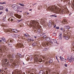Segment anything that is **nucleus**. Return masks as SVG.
Listing matches in <instances>:
<instances>
[{"mask_svg": "<svg viewBox=\"0 0 74 74\" xmlns=\"http://www.w3.org/2000/svg\"><path fill=\"white\" fill-rule=\"evenodd\" d=\"M14 21V20L12 18H11V20H10V21L12 22V21Z\"/></svg>", "mask_w": 74, "mask_h": 74, "instance_id": "nucleus-37", "label": "nucleus"}, {"mask_svg": "<svg viewBox=\"0 0 74 74\" xmlns=\"http://www.w3.org/2000/svg\"><path fill=\"white\" fill-rule=\"evenodd\" d=\"M24 36H25V37H26L28 38V37L29 36V35L27 34H24Z\"/></svg>", "mask_w": 74, "mask_h": 74, "instance_id": "nucleus-16", "label": "nucleus"}, {"mask_svg": "<svg viewBox=\"0 0 74 74\" xmlns=\"http://www.w3.org/2000/svg\"><path fill=\"white\" fill-rule=\"evenodd\" d=\"M55 27H56V25H54V26H53L54 28H55Z\"/></svg>", "mask_w": 74, "mask_h": 74, "instance_id": "nucleus-54", "label": "nucleus"}, {"mask_svg": "<svg viewBox=\"0 0 74 74\" xmlns=\"http://www.w3.org/2000/svg\"><path fill=\"white\" fill-rule=\"evenodd\" d=\"M37 56V55H34V56Z\"/></svg>", "mask_w": 74, "mask_h": 74, "instance_id": "nucleus-61", "label": "nucleus"}, {"mask_svg": "<svg viewBox=\"0 0 74 74\" xmlns=\"http://www.w3.org/2000/svg\"><path fill=\"white\" fill-rule=\"evenodd\" d=\"M5 11H6V12H8V9H6L5 10Z\"/></svg>", "mask_w": 74, "mask_h": 74, "instance_id": "nucleus-44", "label": "nucleus"}, {"mask_svg": "<svg viewBox=\"0 0 74 74\" xmlns=\"http://www.w3.org/2000/svg\"><path fill=\"white\" fill-rule=\"evenodd\" d=\"M9 62H8L7 64V66H8V64H9Z\"/></svg>", "mask_w": 74, "mask_h": 74, "instance_id": "nucleus-46", "label": "nucleus"}, {"mask_svg": "<svg viewBox=\"0 0 74 74\" xmlns=\"http://www.w3.org/2000/svg\"><path fill=\"white\" fill-rule=\"evenodd\" d=\"M49 71L50 72H51V70H49Z\"/></svg>", "mask_w": 74, "mask_h": 74, "instance_id": "nucleus-64", "label": "nucleus"}, {"mask_svg": "<svg viewBox=\"0 0 74 74\" xmlns=\"http://www.w3.org/2000/svg\"><path fill=\"white\" fill-rule=\"evenodd\" d=\"M1 71H1V70H0V73H1Z\"/></svg>", "mask_w": 74, "mask_h": 74, "instance_id": "nucleus-63", "label": "nucleus"}, {"mask_svg": "<svg viewBox=\"0 0 74 74\" xmlns=\"http://www.w3.org/2000/svg\"><path fill=\"white\" fill-rule=\"evenodd\" d=\"M7 32H10V33H11L12 32V29L10 28L8 29L7 30Z\"/></svg>", "mask_w": 74, "mask_h": 74, "instance_id": "nucleus-11", "label": "nucleus"}, {"mask_svg": "<svg viewBox=\"0 0 74 74\" xmlns=\"http://www.w3.org/2000/svg\"><path fill=\"white\" fill-rule=\"evenodd\" d=\"M1 39L2 40L4 41V42H5V38H1Z\"/></svg>", "mask_w": 74, "mask_h": 74, "instance_id": "nucleus-20", "label": "nucleus"}, {"mask_svg": "<svg viewBox=\"0 0 74 74\" xmlns=\"http://www.w3.org/2000/svg\"><path fill=\"white\" fill-rule=\"evenodd\" d=\"M15 35H16V34H12V37H15Z\"/></svg>", "mask_w": 74, "mask_h": 74, "instance_id": "nucleus-30", "label": "nucleus"}, {"mask_svg": "<svg viewBox=\"0 0 74 74\" xmlns=\"http://www.w3.org/2000/svg\"><path fill=\"white\" fill-rule=\"evenodd\" d=\"M53 74H56V73L55 72H53Z\"/></svg>", "mask_w": 74, "mask_h": 74, "instance_id": "nucleus-52", "label": "nucleus"}, {"mask_svg": "<svg viewBox=\"0 0 74 74\" xmlns=\"http://www.w3.org/2000/svg\"><path fill=\"white\" fill-rule=\"evenodd\" d=\"M53 40H54V42L55 43H57L58 42L57 41H56V40L55 39H53Z\"/></svg>", "mask_w": 74, "mask_h": 74, "instance_id": "nucleus-28", "label": "nucleus"}, {"mask_svg": "<svg viewBox=\"0 0 74 74\" xmlns=\"http://www.w3.org/2000/svg\"><path fill=\"white\" fill-rule=\"evenodd\" d=\"M19 5H21V6H22V7H24L25 6V5H24V4L22 3V4H21V3H20L19 4H18Z\"/></svg>", "mask_w": 74, "mask_h": 74, "instance_id": "nucleus-19", "label": "nucleus"}, {"mask_svg": "<svg viewBox=\"0 0 74 74\" xmlns=\"http://www.w3.org/2000/svg\"><path fill=\"white\" fill-rule=\"evenodd\" d=\"M58 11L59 12V14L61 15H62L64 14V10H62L60 9H59Z\"/></svg>", "mask_w": 74, "mask_h": 74, "instance_id": "nucleus-4", "label": "nucleus"}, {"mask_svg": "<svg viewBox=\"0 0 74 74\" xmlns=\"http://www.w3.org/2000/svg\"><path fill=\"white\" fill-rule=\"evenodd\" d=\"M64 38L65 39V40H69V36H64Z\"/></svg>", "mask_w": 74, "mask_h": 74, "instance_id": "nucleus-12", "label": "nucleus"}, {"mask_svg": "<svg viewBox=\"0 0 74 74\" xmlns=\"http://www.w3.org/2000/svg\"><path fill=\"white\" fill-rule=\"evenodd\" d=\"M12 7L15 10V11H17L18 9H19L20 8H19V6H18V5H17L16 4H13L12 5Z\"/></svg>", "mask_w": 74, "mask_h": 74, "instance_id": "nucleus-1", "label": "nucleus"}, {"mask_svg": "<svg viewBox=\"0 0 74 74\" xmlns=\"http://www.w3.org/2000/svg\"><path fill=\"white\" fill-rule=\"evenodd\" d=\"M38 22L37 21H32V24H33V26L34 27H36V24Z\"/></svg>", "mask_w": 74, "mask_h": 74, "instance_id": "nucleus-3", "label": "nucleus"}, {"mask_svg": "<svg viewBox=\"0 0 74 74\" xmlns=\"http://www.w3.org/2000/svg\"><path fill=\"white\" fill-rule=\"evenodd\" d=\"M59 38L60 40H61L62 38V33H61L59 36Z\"/></svg>", "mask_w": 74, "mask_h": 74, "instance_id": "nucleus-15", "label": "nucleus"}, {"mask_svg": "<svg viewBox=\"0 0 74 74\" xmlns=\"http://www.w3.org/2000/svg\"><path fill=\"white\" fill-rule=\"evenodd\" d=\"M46 37H47V36L46 35H44L43 36V38H45Z\"/></svg>", "mask_w": 74, "mask_h": 74, "instance_id": "nucleus-31", "label": "nucleus"}, {"mask_svg": "<svg viewBox=\"0 0 74 74\" xmlns=\"http://www.w3.org/2000/svg\"><path fill=\"white\" fill-rule=\"evenodd\" d=\"M9 58H11V55H10V56H9Z\"/></svg>", "mask_w": 74, "mask_h": 74, "instance_id": "nucleus-55", "label": "nucleus"}, {"mask_svg": "<svg viewBox=\"0 0 74 74\" xmlns=\"http://www.w3.org/2000/svg\"><path fill=\"white\" fill-rule=\"evenodd\" d=\"M18 35H15V36H14V37H18Z\"/></svg>", "mask_w": 74, "mask_h": 74, "instance_id": "nucleus-34", "label": "nucleus"}, {"mask_svg": "<svg viewBox=\"0 0 74 74\" xmlns=\"http://www.w3.org/2000/svg\"><path fill=\"white\" fill-rule=\"evenodd\" d=\"M65 29H70V27L69 26H64Z\"/></svg>", "mask_w": 74, "mask_h": 74, "instance_id": "nucleus-9", "label": "nucleus"}, {"mask_svg": "<svg viewBox=\"0 0 74 74\" xmlns=\"http://www.w3.org/2000/svg\"><path fill=\"white\" fill-rule=\"evenodd\" d=\"M3 22H4V21H5V19H3Z\"/></svg>", "mask_w": 74, "mask_h": 74, "instance_id": "nucleus-58", "label": "nucleus"}, {"mask_svg": "<svg viewBox=\"0 0 74 74\" xmlns=\"http://www.w3.org/2000/svg\"><path fill=\"white\" fill-rule=\"evenodd\" d=\"M58 56H56V59H57V60H58Z\"/></svg>", "mask_w": 74, "mask_h": 74, "instance_id": "nucleus-51", "label": "nucleus"}, {"mask_svg": "<svg viewBox=\"0 0 74 74\" xmlns=\"http://www.w3.org/2000/svg\"><path fill=\"white\" fill-rule=\"evenodd\" d=\"M50 10L52 11L53 12H56V11H58V10H57V8H55V7L54 6H51L50 8Z\"/></svg>", "mask_w": 74, "mask_h": 74, "instance_id": "nucleus-2", "label": "nucleus"}, {"mask_svg": "<svg viewBox=\"0 0 74 74\" xmlns=\"http://www.w3.org/2000/svg\"><path fill=\"white\" fill-rule=\"evenodd\" d=\"M1 4H6V3H5V2L1 3Z\"/></svg>", "mask_w": 74, "mask_h": 74, "instance_id": "nucleus-38", "label": "nucleus"}, {"mask_svg": "<svg viewBox=\"0 0 74 74\" xmlns=\"http://www.w3.org/2000/svg\"><path fill=\"white\" fill-rule=\"evenodd\" d=\"M17 73L18 74H22V71H18Z\"/></svg>", "mask_w": 74, "mask_h": 74, "instance_id": "nucleus-22", "label": "nucleus"}, {"mask_svg": "<svg viewBox=\"0 0 74 74\" xmlns=\"http://www.w3.org/2000/svg\"><path fill=\"white\" fill-rule=\"evenodd\" d=\"M2 41V40H0V42H1Z\"/></svg>", "mask_w": 74, "mask_h": 74, "instance_id": "nucleus-62", "label": "nucleus"}, {"mask_svg": "<svg viewBox=\"0 0 74 74\" xmlns=\"http://www.w3.org/2000/svg\"><path fill=\"white\" fill-rule=\"evenodd\" d=\"M3 12H0V14L1 15V14H3Z\"/></svg>", "mask_w": 74, "mask_h": 74, "instance_id": "nucleus-48", "label": "nucleus"}, {"mask_svg": "<svg viewBox=\"0 0 74 74\" xmlns=\"http://www.w3.org/2000/svg\"><path fill=\"white\" fill-rule=\"evenodd\" d=\"M41 33V30L40 29H38L37 31V33L38 34H39Z\"/></svg>", "mask_w": 74, "mask_h": 74, "instance_id": "nucleus-17", "label": "nucleus"}, {"mask_svg": "<svg viewBox=\"0 0 74 74\" xmlns=\"http://www.w3.org/2000/svg\"><path fill=\"white\" fill-rule=\"evenodd\" d=\"M46 41H50V38H47L46 39Z\"/></svg>", "mask_w": 74, "mask_h": 74, "instance_id": "nucleus-21", "label": "nucleus"}, {"mask_svg": "<svg viewBox=\"0 0 74 74\" xmlns=\"http://www.w3.org/2000/svg\"><path fill=\"white\" fill-rule=\"evenodd\" d=\"M46 74H48V71H46Z\"/></svg>", "mask_w": 74, "mask_h": 74, "instance_id": "nucleus-45", "label": "nucleus"}, {"mask_svg": "<svg viewBox=\"0 0 74 74\" xmlns=\"http://www.w3.org/2000/svg\"><path fill=\"white\" fill-rule=\"evenodd\" d=\"M16 16L18 18H19V19H21V16L18 15V14H16Z\"/></svg>", "mask_w": 74, "mask_h": 74, "instance_id": "nucleus-7", "label": "nucleus"}, {"mask_svg": "<svg viewBox=\"0 0 74 74\" xmlns=\"http://www.w3.org/2000/svg\"><path fill=\"white\" fill-rule=\"evenodd\" d=\"M53 36H56V34L55 33H54L53 34Z\"/></svg>", "mask_w": 74, "mask_h": 74, "instance_id": "nucleus-43", "label": "nucleus"}, {"mask_svg": "<svg viewBox=\"0 0 74 74\" xmlns=\"http://www.w3.org/2000/svg\"><path fill=\"white\" fill-rule=\"evenodd\" d=\"M74 59L73 58H71V59H69V61L70 62H73V60L74 61Z\"/></svg>", "mask_w": 74, "mask_h": 74, "instance_id": "nucleus-10", "label": "nucleus"}, {"mask_svg": "<svg viewBox=\"0 0 74 74\" xmlns=\"http://www.w3.org/2000/svg\"><path fill=\"white\" fill-rule=\"evenodd\" d=\"M12 31L14 32V33H18V30L16 29H12Z\"/></svg>", "mask_w": 74, "mask_h": 74, "instance_id": "nucleus-5", "label": "nucleus"}, {"mask_svg": "<svg viewBox=\"0 0 74 74\" xmlns=\"http://www.w3.org/2000/svg\"><path fill=\"white\" fill-rule=\"evenodd\" d=\"M38 62V63H40V64H41L42 63V60L41 59H40Z\"/></svg>", "mask_w": 74, "mask_h": 74, "instance_id": "nucleus-8", "label": "nucleus"}, {"mask_svg": "<svg viewBox=\"0 0 74 74\" xmlns=\"http://www.w3.org/2000/svg\"><path fill=\"white\" fill-rule=\"evenodd\" d=\"M5 62H7V59H5Z\"/></svg>", "mask_w": 74, "mask_h": 74, "instance_id": "nucleus-36", "label": "nucleus"}, {"mask_svg": "<svg viewBox=\"0 0 74 74\" xmlns=\"http://www.w3.org/2000/svg\"><path fill=\"white\" fill-rule=\"evenodd\" d=\"M32 9H30L29 10V11H32Z\"/></svg>", "mask_w": 74, "mask_h": 74, "instance_id": "nucleus-60", "label": "nucleus"}, {"mask_svg": "<svg viewBox=\"0 0 74 74\" xmlns=\"http://www.w3.org/2000/svg\"><path fill=\"white\" fill-rule=\"evenodd\" d=\"M53 62V61H52V60H50V61H49V63L50 64H51L52 63V62Z\"/></svg>", "mask_w": 74, "mask_h": 74, "instance_id": "nucleus-27", "label": "nucleus"}, {"mask_svg": "<svg viewBox=\"0 0 74 74\" xmlns=\"http://www.w3.org/2000/svg\"><path fill=\"white\" fill-rule=\"evenodd\" d=\"M10 42H12V40H10Z\"/></svg>", "mask_w": 74, "mask_h": 74, "instance_id": "nucleus-56", "label": "nucleus"}, {"mask_svg": "<svg viewBox=\"0 0 74 74\" xmlns=\"http://www.w3.org/2000/svg\"><path fill=\"white\" fill-rule=\"evenodd\" d=\"M64 22H67V20L66 19H64Z\"/></svg>", "mask_w": 74, "mask_h": 74, "instance_id": "nucleus-32", "label": "nucleus"}, {"mask_svg": "<svg viewBox=\"0 0 74 74\" xmlns=\"http://www.w3.org/2000/svg\"><path fill=\"white\" fill-rule=\"evenodd\" d=\"M5 18H6V16H5V17H3V19H5Z\"/></svg>", "mask_w": 74, "mask_h": 74, "instance_id": "nucleus-53", "label": "nucleus"}, {"mask_svg": "<svg viewBox=\"0 0 74 74\" xmlns=\"http://www.w3.org/2000/svg\"><path fill=\"white\" fill-rule=\"evenodd\" d=\"M37 45V43H34L32 44V46H36Z\"/></svg>", "mask_w": 74, "mask_h": 74, "instance_id": "nucleus-24", "label": "nucleus"}, {"mask_svg": "<svg viewBox=\"0 0 74 74\" xmlns=\"http://www.w3.org/2000/svg\"><path fill=\"white\" fill-rule=\"evenodd\" d=\"M18 56H19V55H21V54L20 53H18Z\"/></svg>", "mask_w": 74, "mask_h": 74, "instance_id": "nucleus-47", "label": "nucleus"}, {"mask_svg": "<svg viewBox=\"0 0 74 74\" xmlns=\"http://www.w3.org/2000/svg\"><path fill=\"white\" fill-rule=\"evenodd\" d=\"M14 65L15 67H18L19 66V65L16 64L15 65L14 64Z\"/></svg>", "mask_w": 74, "mask_h": 74, "instance_id": "nucleus-29", "label": "nucleus"}, {"mask_svg": "<svg viewBox=\"0 0 74 74\" xmlns=\"http://www.w3.org/2000/svg\"><path fill=\"white\" fill-rule=\"evenodd\" d=\"M18 47H20V48H22V47L23 46V45L21 44V43H19L18 45Z\"/></svg>", "mask_w": 74, "mask_h": 74, "instance_id": "nucleus-6", "label": "nucleus"}, {"mask_svg": "<svg viewBox=\"0 0 74 74\" xmlns=\"http://www.w3.org/2000/svg\"><path fill=\"white\" fill-rule=\"evenodd\" d=\"M49 43H51V44H52L53 43V42L52 41H49Z\"/></svg>", "mask_w": 74, "mask_h": 74, "instance_id": "nucleus-39", "label": "nucleus"}, {"mask_svg": "<svg viewBox=\"0 0 74 74\" xmlns=\"http://www.w3.org/2000/svg\"><path fill=\"white\" fill-rule=\"evenodd\" d=\"M44 73V71H40L39 72V74H42Z\"/></svg>", "mask_w": 74, "mask_h": 74, "instance_id": "nucleus-18", "label": "nucleus"}, {"mask_svg": "<svg viewBox=\"0 0 74 74\" xmlns=\"http://www.w3.org/2000/svg\"><path fill=\"white\" fill-rule=\"evenodd\" d=\"M38 58H37L36 57L34 58V61H35V62H37V61H38Z\"/></svg>", "mask_w": 74, "mask_h": 74, "instance_id": "nucleus-14", "label": "nucleus"}, {"mask_svg": "<svg viewBox=\"0 0 74 74\" xmlns=\"http://www.w3.org/2000/svg\"><path fill=\"white\" fill-rule=\"evenodd\" d=\"M42 9V6H40L38 8L39 10H41Z\"/></svg>", "mask_w": 74, "mask_h": 74, "instance_id": "nucleus-26", "label": "nucleus"}, {"mask_svg": "<svg viewBox=\"0 0 74 74\" xmlns=\"http://www.w3.org/2000/svg\"><path fill=\"white\" fill-rule=\"evenodd\" d=\"M64 66L65 67H67V64H65Z\"/></svg>", "mask_w": 74, "mask_h": 74, "instance_id": "nucleus-49", "label": "nucleus"}, {"mask_svg": "<svg viewBox=\"0 0 74 74\" xmlns=\"http://www.w3.org/2000/svg\"><path fill=\"white\" fill-rule=\"evenodd\" d=\"M47 49L46 48H45L43 50V51H47Z\"/></svg>", "mask_w": 74, "mask_h": 74, "instance_id": "nucleus-33", "label": "nucleus"}, {"mask_svg": "<svg viewBox=\"0 0 74 74\" xmlns=\"http://www.w3.org/2000/svg\"><path fill=\"white\" fill-rule=\"evenodd\" d=\"M44 34H45V33H42L40 34V36H42V35H44Z\"/></svg>", "mask_w": 74, "mask_h": 74, "instance_id": "nucleus-35", "label": "nucleus"}, {"mask_svg": "<svg viewBox=\"0 0 74 74\" xmlns=\"http://www.w3.org/2000/svg\"><path fill=\"white\" fill-rule=\"evenodd\" d=\"M56 29H59V27H56Z\"/></svg>", "mask_w": 74, "mask_h": 74, "instance_id": "nucleus-41", "label": "nucleus"}, {"mask_svg": "<svg viewBox=\"0 0 74 74\" xmlns=\"http://www.w3.org/2000/svg\"><path fill=\"white\" fill-rule=\"evenodd\" d=\"M16 22H17V23H19V22H20L19 20H17Z\"/></svg>", "mask_w": 74, "mask_h": 74, "instance_id": "nucleus-50", "label": "nucleus"}, {"mask_svg": "<svg viewBox=\"0 0 74 74\" xmlns=\"http://www.w3.org/2000/svg\"><path fill=\"white\" fill-rule=\"evenodd\" d=\"M63 28L62 27L61 28H60V30H62V31L63 30Z\"/></svg>", "mask_w": 74, "mask_h": 74, "instance_id": "nucleus-42", "label": "nucleus"}, {"mask_svg": "<svg viewBox=\"0 0 74 74\" xmlns=\"http://www.w3.org/2000/svg\"><path fill=\"white\" fill-rule=\"evenodd\" d=\"M60 59H62V57L61 56L60 57Z\"/></svg>", "mask_w": 74, "mask_h": 74, "instance_id": "nucleus-57", "label": "nucleus"}, {"mask_svg": "<svg viewBox=\"0 0 74 74\" xmlns=\"http://www.w3.org/2000/svg\"><path fill=\"white\" fill-rule=\"evenodd\" d=\"M32 39L30 38H28L27 39V40L28 41H31Z\"/></svg>", "mask_w": 74, "mask_h": 74, "instance_id": "nucleus-25", "label": "nucleus"}, {"mask_svg": "<svg viewBox=\"0 0 74 74\" xmlns=\"http://www.w3.org/2000/svg\"><path fill=\"white\" fill-rule=\"evenodd\" d=\"M48 25L49 27H51V26L52 25V23H51V21H49V22L48 24Z\"/></svg>", "mask_w": 74, "mask_h": 74, "instance_id": "nucleus-13", "label": "nucleus"}, {"mask_svg": "<svg viewBox=\"0 0 74 74\" xmlns=\"http://www.w3.org/2000/svg\"><path fill=\"white\" fill-rule=\"evenodd\" d=\"M19 55H17V56H16V58H18V57H19Z\"/></svg>", "mask_w": 74, "mask_h": 74, "instance_id": "nucleus-40", "label": "nucleus"}, {"mask_svg": "<svg viewBox=\"0 0 74 74\" xmlns=\"http://www.w3.org/2000/svg\"><path fill=\"white\" fill-rule=\"evenodd\" d=\"M22 19H21V20H19V22H21V21H22Z\"/></svg>", "mask_w": 74, "mask_h": 74, "instance_id": "nucleus-59", "label": "nucleus"}, {"mask_svg": "<svg viewBox=\"0 0 74 74\" xmlns=\"http://www.w3.org/2000/svg\"><path fill=\"white\" fill-rule=\"evenodd\" d=\"M3 7L2 6L0 5V10H3Z\"/></svg>", "mask_w": 74, "mask_h": 74, "instance_id": "nucleus-23", "label": "nucleus"}]
</instances>
